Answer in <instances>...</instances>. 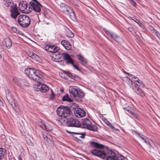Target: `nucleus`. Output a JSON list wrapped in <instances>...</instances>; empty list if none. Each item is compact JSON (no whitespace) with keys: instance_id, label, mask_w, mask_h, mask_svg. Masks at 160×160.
<instances>
[{"instance_id":"de8ad7c7","label":"nucleus","mask_w":160,"mask_h":160,"mask_svg":"<svg viewBox=\"0 0 160 160\" xmlns=\"http://www.w3.org/2000/svg\"><path fill=\"white\" fill-rule=\"evenodd\" d=\"M128 29L130 32L132 34H133V30L132 28L131 27H128Z\"/></svg>"},{"instance_id":"49530a36","label":"nucleus","mask_w":160,"mask_h":160,"mask_svg":"<svg viewBox=\"0 0 160 160\" xmlns=\"http://www.w3.org/2000/svg\"><path fill=\"white\" fill-rule=\"evenodd\" d=\"M130 2L132 3V4L135 7L136 5V2L134 1L133 0H130Z\"/></svg>"},{"instance_id":"338daca9","label":"nucleus","mask_w":160,"mask_h":160,"mask_svg":"<svg viewBox=\"0 0 160 160\" xmlns=\"http://www.w3.org/2000/svg\"><path fill=\"white\" fill-rule=\"evenodd\" d=\"M118 130V129H115V131H117V130Z\"/></svg>"},{"instance_id":"ea45409f","label":"nucleus","mask_w":160,"mask_h":160,"mask_svg":"<svg viewBox=\"0 0 160 160\" xmlns=\"http://www.w3.org/2000/svg\"><path fill=\"white\" fill-rule=\"evenodd\" d=\"M51 93L50 95V98L52 100L54 98V94L52 92V89L51 90Z\"/></svg>"},{"instance_id":"09e8293b","label":"nucleus","mask_w":160,"mask_h":160,"mask_svg":"<svg viewBox=\"0 0 160 160\" xmlns=\"http://www.w3.org/2000/svg\"><path fill=\"white\" fill-rule=\"evenodd\" d=\"M154 34L156 35L158 38L160 37V33L157 31Z\"/></svg>"},{"instance_id":"0e129e2a","label":"nucleus","mask_w":160,"mask_h":160,"mask_svg":"<svg viewBox=\"0 0 160 160\" xmlns=\"http://www.w3.org/2000/svg\"><path fill=\"white\" fill-rule=\"evenodd\" d=\"M48 160H53L52 158H50Z\"/></svg>"},{"instance_id":"aec40b11","label":"nucleus","mask_w":160,"mask_h":160,"mask_svg":"<svg viewBox=\"0 0 160 160\" xmlns=\"http://www.w3.org/2000/svg\"><path fill=\"white\" fill-rule=\"evenodd\" d=\"M77 58L79 60L80 63L83 65H85L88 63V60L80 54L77 55Z\"/></svg>"},{"instance_id":"c756f323","label":"nucleus","mask_w":160,"mask_h":160,"mask_svg":"<svg viewBox=\"0 0 160 160\" xmlns=\"http://www.w3.org/2000/svg\"><path fill=\"white\" fill-rule=\"evenodd\" d=\"M125 73L127 74L129 76H130L132 79L133 78L134 81L135 82H137L139 80V78L136 76L126 72H125Z\"/></svg>"},{"instance_id":"9d476101","label":"nucleus","mask_w":160,"mask_h":160,"mask_svg":"<svg viewBox=\"0 0 160 160\" xmlns=\"http://www.w3.org/2000/svg\"><path fill=\"white\" fill-rule=\"evenodd\" d=\"M11 16L12 18L15 19L20 14V12L18 11L17 5H15L12 8H11Z\"/></svg>"},{"instance_id":"39448f33","label":"nucleus","mask_w":160,"mask_h":160,"mask_svg":"<svg viewBox=\"0 0 160 160\" xmlns=\"http://www.w3.org/2000/svg\"><path fill=\"white\" fill-rule=\"evenodd\" d=\"M18 22L22 27L27 28L30 25L31 20L28 16L25 15H21L18 18Z\"/></svg>"},{"instance_id":"dca6fc26","label":"nucleus","mask_w":160,"mask_h":160,"mask_svg":"<svg viewBox=\"0 0 160 160\" xmlns=\"http://www.w3.org/2000/svg\"><path fill=\"white\" fill-rule=\"evenodd\" d=\"M75 114L77 117L79 118L84 117L86 115V113L83 110L78 108L76 110Z\"/></svg>"},{"instance_id":"c9c22d12","label":"nucleus","mask_w":160,"mask_h":160,"mask_svg":"<svg viewBox=\"0 0 160 160\" xmlns=\"http://www.w3.org/2000/svg\"><path fill=\"white\" fill-rule=\"evenodd\" d=\"M5 153V151H4L3 149L2 148H0V159H2L3 158L4 155Z\"/></svg>"},{"instance_id":"cd10ccee","label":"nucleus","mask_w":160,"mask_h":160,"mask_svg":"<svg viewBox=\"0 0 160 160\" xmlns=\"http://www.w3.org/2000/svg\"><path fill=\"white\" fill-rule=\"evenodd\" d=\"M133 132L135 135H138L139 137L143 140L145 139L146 138H147L146 136H144L143 135L135 131H134Z\"/></svg>"},{"instance_id":"8fccbe9b","label":"nucleus","mask_w":160,"mask_h":160,"mask_svg":"<svg viewBox=\"0 0 160 160\" xmlns=\"http://www.w3.org/2000/svg\"><path fill=\"white\" fill-rule=\"evenodd\" d=\"M42 137L45 140L46 139H47L49 135H46L44 134H42Z\"/></svg>"},{"instance_id":"6e6d98bb","label":"nucleus","mask_w":160,"mask_h":160,"mask_svg":"<svg viewBox=\"0 0 160 160\" xmlns=\"http://www.w3.org/2000/svg\"><path fill=\"white\" fill-rule=\"evenodd\" d=\"M149 29H150V30L151 31H152V30H153L154 29V28L153 27H152V26H150L149 27Z\"/></svg>"},{"instance_id":"7ed1b4c3","label":"nucleus","mask_w":160,"mask_h":160,"mask_svg":"<svg viewBox=\"0 0 160 160\" xmlns=\"http://www.w3.org/2000/svg\"><path fill=\"white\" fill-rule=\"evenodd\" d=\"M57 114L61 117L60 121L62 119L64 120L65 118H67L70 115L71 110L68 106H61L58 107L57 109Z\"/></svg>"},{"instance_id":"f3484780","label":"nucleus","mask_w":160,"mask_h":160,"mask_svg":"<svg viewBox=\"0 0 160 160\" xmlns=\"http://www.w3.org/2000/svg\"><path fill=\"white\" fill-rule=\"evenodd\" d=\"M3 45L6 48H10L12 44V42L11 39L9 38H6L3 41Z\"/></svg>"},{"instance_id":"680f3d73","label":"nucleus","mask_w":160,"mask_h":160,"mask_svg":"<svg viewBox=\"0 0 160 160\" xmlns=\"http://www.w3.org/2000/svg\"><path fill=\"white\" fill-rule=\"evenodd\" d=\"M123 109L125 110H126V109H126V108H123Z\"/></svg>"},{"instance_id":"f03ea898","label":"nucleus","mask_w":160,"mask_h":160,"mask_svg":"<svg viewBox=\"0 0 160 160\" xmlns=\"http://www.w3.org/2000/svg\"><path fill=\"white\" fill-rule=\"evenodd\" d=\"M25 72L29 78L39 83L42 81V76L33 68H27L25 69Z\"/></svg>"},{"instance_id":"4be33fe9","label":"nucleus","mask_w":160,"mask_h":160,"mask_svg":"<svg viewBox=\"0 0 160 160\" xmlns=\"http://www.w3.org/2000/svg\"><path fill=\"white\" fill-rule=\"evenodd\" d=\"M3 3L7 7L12 8L16 4H14L12 0H3Z\"/></svg>"},{"instance_id":"473e14b6","label":"nucleus","mask_w":160,"mask_h":160,"mask_svg":"<svg viewBox=\"0 0 160 160\" xmlns=\"http://www.w3.org/2000/svg\"><path fill=\"white\" fill-rule=\"evenodd\" d=\"M25 141L26 143L28 145H31L32 146L33 145V143L31 141V140L29 138L27 137L25 138Z\"/></svg>"},{"instance_id":"ddd939ff","label":"nucleus","mask_w":160,"mask_h":160,"mask_svg":"<svg viewBox=\"0 0 160 160\" xmlns=\"http://www.w3.org/2000/svg\"><path fill=\"white\" fill-rule=\"evenodd\" d=\"M132 89L138 94L142 97L144 96V93L141 89L139 88L138 83H135L134 86L132 87Z\"/></svg>"},{"instance_id":"37998d69","label":"nucleus","mask_w":160,"mask_h":160,"mask_svg":"<svg viewBox=\"0 0 160 160\" xmlns=\"http://www.w3.org/2000/svg\"><path fill=\"white\" fill-rule=\"evenodd\" d=\"M60 6V7L61 8H66V6H68L66 5L63 3H61Z\"/></svg>"},{"instance_id":"58836bf2","label":"nucleus","mask_w":160,"mask_h":160,"mask_svg":"<svg viewBox=\"0 0 160 160\" xmlns=\"http://www.w3.org/2000/svg\"><path fill=\"white\" fill-rule=\"evenodd\" d=\"M132 20L134 21L136 23H138L139 26H141V23L140 22V21L138 20L136 18L132 19Z\"/></svg>"},{"instance_id":"6e6552de","label":"nucleus","mask_w":160,"mask_h":160,"mask_svg":"<svg viewBox=\"0 0 160 160\" xmlns=\"http://www.w3.org/2000/svg\"><path fill=\"white\" fill-rule=\"evenodd\" d=\"M28 2L27 1H22L20 2L18 5V8L22 12L25 13H29L31 9L30 6L28 7Z\"/></svg>"},{"instance_id":"a878e982","label":"nucleus","mask_w":160,"mask_h":160,"mask_svg":"<svg viewBox=\"0 0 160 160\" xmlns=\"http://www.w3.org/2000/svg\"><path fill=\"white\" fill-rule=\"evenodd\" d=\"M62 100L63 101H67L69 102H72V100L69 97L68 94H67L64 95L62 98Z\"/></svg>"},{"instance_id":"b1692460","label":"nucleus","mask_w":160,"mask_h":160,"mask_svg":"<svg viewBox=\"0 0 160 160\" xmlns=\"http://www.w3.org/2000/svg\"><path fill=\"white\" fill-rule=\"evenodd\" d=\"M38 89L41 92H45L49 90V88L48 87L45 85L43 84L39 86Z\"/></svg>"},{"instance_id":"bb28decb","label":"nucleus","mask_w":160,"mask_h":160,"mask_svg":"<svg viewBox=\"0 0 160 160\" xmlns=\"http://www.w3.org/2000/svg\"><path fill=\"white\" fill-rule=\"evenodd\" d=\"M123 80L129 85H131L132 84V80L127 77L124 78Z\"/></svg>"},{"instance_id":"4d7b16f0","label":"nucleus","mask_w":160,"mask_h":160,"mask_svg":"<svg viewBox=\"0 0 160 160\" xmlns=\"http://www.w3.org/2000/svg\"><path fill=\"white\" fill-rule=\"evenodd\" d=\"M105 32L107 34H109L110 35V34H112L108 31H106Z\"/></svg>"},{"instance_id":"4468645a","label":"nucleus","mask_w":160,"mask_h":160,"mask_svg":"<svg viewBox=\"0 0 160 160\" xmlns=\"http://www.w3.org/2000/svg\"><path fill=\"white\" fill-rule=\"evenodd\" d=\"M78 89V87L76 86H71L69 88V91L71 97L76 98V93Z\"/></svg>"},{"instance_id":"052dcab7","label":"nucleus","mask_w":160,"mask_h":160,"mask_svg":"<svg viewBox=\"0 0 160 160\" xmlns=\"http://www.w3.org/2000/svg\"><path fill=\"white\" fill-rule=\"evenodd\" d=\"M123 109L125 110H126V109H126V108H123Z\"/></svg>"},{"instance_id":"f8f14e48","label":"nucleus","mask_w":160,"mask_h":160,"mask_svg":"<svg viewBox=\"0 0 160 160\" xmlns=\"http://www.w3.org/2000/svg\"><path fill=\"white\" fill-rule=\"evenodd\" d=\"M65 9V10H63L62 11L63 12H64L66 11L72 19H74L76 18L75 13L73 9L71 8L68 6H66V8Z\"/></svg>"},{"instance_id":"69168bd1","label":"nucleus","mask_w":160,"mask_h":160,"mask_svg":"<svg viewBox=\"0 0 160 160\" xmlns=\"http://www.w3.org/2000/svg\"><path fill=\"white\" fill-rule=\"evenodd\" d=\"M2 57V56L0 54V58H1Z\"/></svg>"},{"instance_id":"bf43d9fd","label":"nucleus","mask_w":160,"mask_h":160,"mask_svg":"<svg viewBox=\"0 0 160 160\" xmlns=\"http://www.w3.org/2000/svg\"><path fill=\"white\" fill-rule=\"evenodd\" d=\"M2 104H3V102L1 101V100L0 99V105L1 106V105H2Z\"/></svg>"},{"instance_id":"e2e57ef3","label":"nucleus","mask_w":160,"mask_h":160,"mask_svg":"<svg viewBox=\"0 0 160 160\" xmlns=\"http://www.w3.org/2000/svg\"><path fill=\"white\" fill-rule=\"evenodd\" d=\"M13 81H15V80H16V79H13Z\"/></svg>"},{"instance_id":"7c9ffc66","label":"nucleus","mask_w":160,"mask_h":160,"mask_svg":"<svg viewBox=\"0 0 160 160\" xmlns=\"http://www.w3.org/2000/svg\"><path fill=\"white\" fill-rule=\"evenodd\" d=\"M53 55V57L55 59H60L61 57H62V54L61 55L59 52H56Z\"/></svg>"},{"instance_id":"603ef678","label":"nucleus","mask_w":160,"mask_h":160,"mask_svg":"<svg viewBox=\"0 0 160 160\" xmlns=\"http://www.w3.org/2000/svg\"><path fill=\"white\" fill-rule=\"evenodd\" d=\"M157 31L154 28L152 30V31H151V32L153 34H154Z\"/></svg>"},{"instance_id":"a211bd4d","label":"nucleus","mask_w":160,"mask_h":160,"mask_svg":"<svg viewBox=\"0 0 160 160\" xmlns=\"http://www.w3.org/2000/svg\"><path fill=\"white\" fill-rule=\"evenodd\" d=\"M61 43L67 50H70L71 49V45L68 41L63 40L61 41Z\"/></svg>"},{"instance_id":"13d9d810","label":"nucleus","mask_w":160,"mask_h":160,"mask_svg":"<svg viewBox=\"0 0 160 160\" xmlns=\"http://www.w3.org/2000/svg\"><path fill=\"white\" fill-rule=\"evenodd\" d=\"M32 53H34L32 52H30V53H29V57L32 58Z\"/></svg>"},{"instance_id":"a19ab883","label":"nucleus","mask_w":160,"mask_h":160,"mask_svg":"<svg viewBox=\"0 0 160 160\" xmlns=\"http://www.w3.org/2000/svg\"><path fill=\"white\" fill-rule=\"evenodd\" d=\"M12 30L14 32L16 33H18L19 32V31L16 28L12 27L11 28Z\"/></svg>"},{"instance_id":"79ce46f5","label":"nucleus","mask_w":160,"mask_h":160,"mask_svg":"<svg viewBox=\"0 0 160 160\" xmlns=\"http://www.w3.org/2000/svg\"><path fill=\"white\" fill-rule=\"evenodd\" d=\"M78 134L81 135V136H79V138H84L85 136V134L83 133H78Z\"/></svg>"},{"instance_id":"0eeeda50","label":"nucleus","mask_w":160,"mask_h":160,"mask_svg":"<svg viewBox=\"0 0 160 160\" xmlns=\"http://www.w3.org/2000/svg\"><path fill=\"white\" fill-rule=\"evenodd\" d=\"M33 1L30 2L29 3L30 7L31 9L35 12L39 13L41 11V8L42 6L37 0H32Z\"/></svg>"},{"instance_id":"2f4dec72","label":"nucleus","mask_w":160,"mask_h":160,"mask_svg":"<svg viewBox=\"0 0 160 160\" xmlns=\"http://www.w3.org/2000/svg\"><path fill=\"white\" fill-rule=\"evenodd\" d=\"M47 139H46L45 140L49 144H53V142L52 140V137L50 135H48V137Z\"/></svg>"},{"instance_id":"5701e85b","label":"nucleus","mask_w":160,"mask_h":160,"mask_svg":"<svg viewBox=\"0 0 160 160\" xmlns=\"http://www.w3.org/2000/svg\"><path fill=\"white\" fill-rule=\"evenodd\" d=\"M77 92L76 93V99L79 98L80 99L82 98L84 96V94L82 91L78 87Z\"/></svg>"},{"instance_id":"6ab92c4d","label":"nucleus","mask_w":160,"mask_h":160,"mask_svg":"<svg viewBox=\"0 0 160 160\" xmlns=\"http://www.w3.org/2000/svg\"><path fill=\"white\" fill-rule=\"evenodd\" d=\"M40 127L46 131L49 132L52 129V127L47 123L42 124L40 125Z\"/></svg>"},{"instance_id":"864d4df0","label":"nucleus","mask_w":160,"mask_h":160,"mask_svg":"<svg viewBox=\"0 0 160 160\" xmlns=\"http://www.w3.org/2000/svg\"><path fill=\"white\" fill-rule=\"evenodd\" d=\"M126 111L128 112L129 113H131L133 115L134 113L132 112L131 111H130L128 109H127Z\"/></svg>"},{"instance_id":"f704fd0d","label":"nucleus","mask_w":160,"mask_h":160,"mask_svg":"<svg viewBox=\"0 0 160 160\" xmlns=\"http://www.w3.org/2000/svg\"><path fill=\"white\" fill-rule=\"evenodd\" d=\"M67 74H68V76L71 78H77L78 77V76L70 72H68Z\"/></svg>"},{"instance_id":"393cba45","label":"nucleus","mask_w":160,"mask_h":160,"mask_svg":"<svg viewBox=\"0 0 160 160\" xmlns=\"http://www.w3.org/2000/svg\"><path fill=\"white\" fill-rule=\"evenodd\" d=\"M110 36L115 41L118 42H119L122 40V39L120 37L114 34H110Z\"/></svg>"},{"instance_id":"9b49d317","label":"nucleus","mask_w":160,"mask_h":160,"mask_svg":"<svg viewBox=\"0 0 160 160\" xmlns=\"http://www.w3.org/2000/svg\"><path fill=\"white\" fill-rule=\"evenodd\" d=\"M45 49L51 52L55 53L59 50L58 47L53 45H47L45 47Z\"/></svg>"},{"instance_id":"412c9836","label":"nucleus","mask_w":160,"mask_h":160,"mask_svg":"<svg viewBox=\"0 0 160 160\" xmlns=\"http://www.w3.org/2000/svg\"><path fill=\"white\" fill-rule=\"evenodd\" d=\"M16 84L19 86L22 87L24 86H28L29 84L27 82L26 80L25 79H20L18 80L17 82H16Z\"/></svg>"},{"instance_id":"4c0bfd02","label":"nucleus","mask_w":160,"mask_h":160,"mask_svg":"<svg viewBox=\"0 0 160 160\" xmlns=\"http://www.w3.org/2000/svg\"><path fill=\"white\" fill-rule=\"evenodd\" d=\"M106 124L109 127H110L112 129H114V127L111 124V123L107 121V122H106Z\"/></svg>"},{"instance_id":"c03bdc74","label":"nucleus","mask_w":160,"mask_h":160,"mask_svg":"<svg viewBox=\"0 0 160 160\" xmlns=\"http://www.w3.org/2000/svg\"><path fill=\"white\" fill-rule=\"evenodd\" d=\"M147 138H146L145 139H144V142H145L146 143L149 145L150 146V147H151V144L150 143V142L148 140H147Z\"/></svg>"},{"instance_id":"2eb2a0df","label":"nucleus","mask_w":160,"mask_h":160,"mask_svg":"<svg viewBox=\"0 0 160 160\" xmlns=\"http://www.w3.org/2000/svg\"><path fill=\"white\" fill-rule=\"evenodd\" d=\"M62 56L63 58L66 60L67 63L72 64L73 63L72 59L68 54L62 53Z\"/></svg>"},{"instance_id":"3c124183","label":"nucleus","mask_w":160,"mask_h":160,"mask_svg":"<svg viewBox=\"0 0 160 160\" xmlns=\"http://www.w3.org/2000/svg\"><path fill=\"white\" fill-rule=\"evenodd\" d=\"M73 66L75 68H76L77 70H78V71H80V69H79V68L78 67V66L76 65H75V64H73V63L72 64Z\"/></svg>"},{"instance_id":"72a5a7b5","label":"nucleus","mask_w":160,"mask_h":160,"mask_svg":"<svg viewBox=\"0 0 160 160\" xmlns=\"http://www.w3.org/2000/svg\"><path fill=\"white\" fill-rule=\"evenodd\" d=\"M66 35L67 36L70 38H72L74 36V33L70 30L67 32Z\"/></svg>"},{"instance_id":"e433bc0d","label":"nucleus","mask_w":160,"mask_h":160,"mask_svg":"<svg viewBox=\"0 0 160 160\" xmlns=\"http://www.w3.org/2000/svg\"><path fill=\"white\" fill-rule=\"evenodd\" d=\"M138 84V86L142 87H144V84L143 83V82L141 81L140 80H139L137 82Z\"/></svg>"},{"instance_id":"1a4fd4ad","label":"nucleus","mask_w":160,"mask_h":160,"mask_svg":"<svg viewBox=\"0 0 160 160\" xmlns=\"http://www.w3.org/2000/svg\"><path fill=\"white\" fill-rule=\"evenodd\" d=\"M6 97L7 100L8 102L10 104V105L12 106L14 109H15V107H17L16 104L15 102H13L14 104V106L13 105L12 102V101L13 100V98H12L11 94L10 93V91L8 90H7L5 91Z\"/></svg>"},{"instance_id":"20e7f679","label":"nucleus","mask_w":160,"mask_h":160,"mask_svg":"<svg viewBox=\"0 0 160 160\" xmlns=\"http://www.w3.org/2000/svg\"><path fill=\"white\" fill-rule=\"evenodd\" d=\"M61 122L63 125L67 124L68 127H78L81 125L79 122L73 118H70L68 119L67 118H65L64 120L62 119Z\"/></svg>"},{"instance_id":"f257e3e1","label":"nucleus","mask_w":160,"mask_h":160,"mask_svg":"<svg viewBox=\"0 0 160 160\" xmlns=\"http://www.w3.org/2000/svg\"><path fill=\"white\" fill-rule=\"evenodd\" d=\"M90 144L92 147L95 148L90 151V152L93 155L103 159H106V160H115L116 155L113 151L97 142H91Z\"/></svg>"},{"instance_id":"5fc2aeb1","label":"nucleus","mask_w":160,"mask_h":160,"mask_svg":"<svg viewBox=\"0 0 160 160\" xmlns=\"http://www.w3.org/2000/svg\"><path fill=\"white\" fill-rule=\"evenodd\" d=\"M67 132H68V133H74L75 134H78V133L77 132H69L68 131H67Z\"/></svg>"},{"instance_id":"c85d7f7f","label":"nucleus","mask_w":160,"mask_h":160,"mask_svg":"<svg viewBox=\"0 0 160 160\" xmlns=\"http://www.w3.org/2000/svg\"><path fill=\"white\" fill-rule=\"evenodd\" d=\"M125 158L121 154L116 155L115 160H124Z\"/></svg>"},{"instance_id":"423d86ee","label":"nucleus","mask_w":160,"mask_h":160,"mask_svg":"<svg viewBox=\"0 0 160 160\" xmlns=\"http://www.w3.org/2000/svg\"><path fill=\"white\" fill-rule=\"evenodd\" d=\"M82 124L83 128H88L91 130L96 131L97 129V127L95 125L92 126L90 120L87 118L82 120Z\"/></svg>"},{"instance_id":"774afa93","label":"nucleus","mask_w":160,"mask_h":160,"mask_svg":"<svg viewBox=\"0 0 160 160\" xmlns=\"http://www.w3.org/2000/svg\"><path fill=\"white\" fill-rule=\"evenodd\" d=\"M159 39L160 40V37L159 38Z\"/></svg>"},{"instance_id":"a18cd8bd","label":"nucleus","mask_w":160,"mask_h":160,"mask_svg":"<svg viewBox=\"0 0 160 160\" xmlns=\"http://www.w3.org/2000/svg\"><path fill=\"white\" fill-rule=\"evenodd\" d=\"M32 58L37 59L38 58V56L34 53H32Z\"/></svg>"}]
</instances>
